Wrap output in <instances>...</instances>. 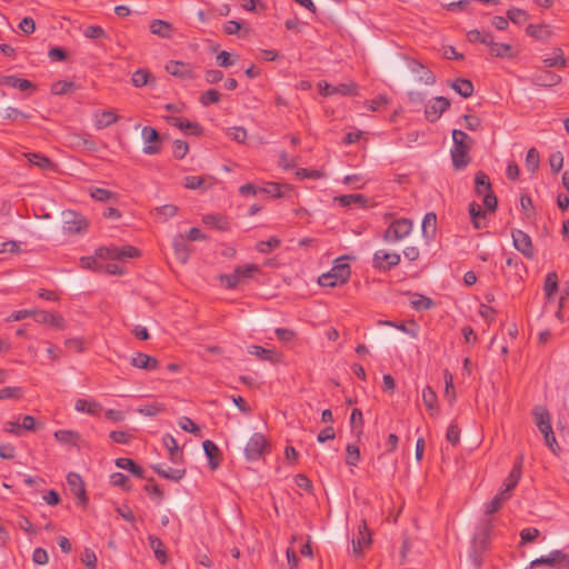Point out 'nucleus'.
Listing matches in <instances>:
<instances>
[{"mask_svg":"<svg viewBox=\"0 0 569 569\" xmlns=\"http://www.w3.org/2000/svg\"><path fill=\"white\" fill-rule=\"evenodd\" d=\"M237 58V56L233 57L228 51H221L217 54L216 62L221 68H229L236 63Z\"/></svg>","mask_w":569,"mask_h":569,"instance_id":"nucleus-59","label":"nucleus"},{"mask_svg":"<svg viewBox=\"0 0 569 569\" xmlns=\"http://www.w3.org/2000/svg\"><path fill=\"white\" fill-rule=\"evenodd\" d=\"M74 408L77 411L87 412L90 415H98L101 410V405L97 401H88L86 399H78Z\"/></svg>","mask_w":569,"mask_h":569,"instance_id":"nucleus-43","label":"nucleus"},{"mask_svg":"<svg viewBox=\"0 0 569 569\" xmlns=\"http://www.w3.org/2000/svg\"><path fill=\"white\" fill-rule=\"evenodd\" d=\"M453 147L451 149L452 166L456 170L465 169L470 162L469 151L472 147V139L462 130H452Z\"/></svg>","mask_w":569,"mask_h":569,"instance_id":"nucleus-1","label":"nucleus"},{"mask_svg":"<svg viewBox=\"0 0 569 569\" xmlns=\"http://www.w3.org/2000/svg\"><path fill=\"white\" fill-rule=\"evenodd\" d=\"M413 229V222L408 218L395 219L383 232V240L389 243L399 242L408 237Z\"/></svg>","mask_w":569,"mask_h":569,"instance_id":"nucleus-3","label":"nucleus"},{"mask_svg":"<svg viewBox=\"0 0 569 569\" xmlns=\"http://www.w3.org/2000/svg\"><path fill=\"white\" fill-rule=\"evenodd\" d=\"M172 246L176 259L184 264L189 260L190 256V247L186 242L184 237L181 233L174 236Z\"/></svg>","mask_w":569,"mask_h":569,"instance_id":"nucleus-23","label":"nucleus"},{"mask_svg":"<svg viewBox=\"0 0 569 569\" xmlns=\"http://www.w3.org/2000/svg\"><path fill=\"white\" fill-rule=\"evenodd\" d=\"M346 451H347L346 463L348 466H352V467L357 466L360 460L359 447L356 445L349 443L346 448Z\"/></svg>","mask_w":569,"mask_h":569,"instance_id":"nucleus-57","label":"nucleus"},{"mask_svg":"<svg viewBox=\"0 0 569 569\" xmlns=\"http://www.w3.org/2000/svg\"><path fill=\"white\" fill-rule=\"evenodd\" d=\"M77 84L73 81L59 80L52 83L51 93L62 96L76 89Z\"/></svg>","mask_w":569,"mask_h":569,"instance_id":"nucleus-50","label":"nucleus"},{"mask_svg":"<svg viewBox=\"0 0 569 569\" xmlns=\"http://www.w3.org/2000/svg\"><path fill=\"white\" fill-rule=\"evenodd\" d=\"M555 53H556L555 57L543 59L545 67H547V68L555 67V68L565 69L567 67V60L563 57L562 49L556 48Z\"/></svg>","mask_w":569,"mask_h":569,"instance_id":"nucleus-46","label":"nucleus"},{"mask_svg":"<svg viewBox=\"0 0 569 569\" xmlns=\"http://www.w3.org/2000/svg\"><path fill=\"white\" fill-rule=\"evenodd\" d=\"M400 262V254L396 252H387L385 250H377L372 257V266L378 271H389Z\"/></svg>","mask_w":569,"mask_h":569,"instance_id":"nucleus-8","label":"nucleus"},{"mask_svg":"<svg viewBox=\"0 0 569 569\" xmlns=\"http://www.w3.org/2000/svg\"><path fill=\"white\" fill-rule=\"evenodd\" d=\"M476 192L478 194L492 191L489 177L483 171H478L475 176Z\"/></svg>","mask_w":569,"mask_h":569,"instance_id":"nucleus-40","label":"nucleus"},{"mask_svg":"<svg viewBox=\"0 0 569 569\" xmlns=\"http://www.w3.org/2000/svg\"><path fill=\"white\" fill-rule=\"evenodd\" d=\"M336 201H338V203L341 207H348L351 203H358L361 207H366L367 202H368L367 198L365 196H362V194H359V193L341 194L339 197H336Z\"/></svg>","mask_w":569,"mask_h":569,"instance_id":"nucleus-39","label":"nucleus"},{"mask_svg":"<svg viewBox=\"0 0 569 569\" xmlns=\"http://www.w3.org/2000/svg\"><path fill=\"white\" fill-rule=\"evenodd\" d=\"M118 120V116L113 111H102L96 114V126L98 129L107 128Z\"/></svg>","mask_w":569,"mask_h":569,"instance_id":"nucleus-47","label":"nucleus"},{"mask_svg":"<svg viewBox=\"0 0 569 569\" xmlns=\"http://www.w3.org/2000/svg\"><path fill=\"white\" fill-rule=\"evenodd\" d=\"M183 186L187 189H207V186H204V179L200 176H187L183 179Z\"/></svg>","mask_w":569,"mask_h":569,"instance_id":"nucleus-58","label":"nucleus"},{"mask_svg":"<svg viewBox=\"0 0 569 569\" xmlns=\"http://www.w3.org/2000/svg\"><path fill=\"white\" fill-rule=\"evenodd\" d=\"M422 401L431 416L438 415V412H439L438 397H437L436 391L430 386H427L426 388H423Z\"/></svg>","mask_w":569,"mask_h":569,"instance_id":"nucleus-30","label":"nucleus"},{"mask_svg":"<svg viewBox=\"0 0 569 569\" xmlns=\"http://www.w3.org/2000/svg\"><path fill=\"white\" fill-rule=\"evenodd\" d=\"M220 97L221 94L218 90L209 89L200 96L199 101L202 106L208 107L209 104L219 102Z\"/></svg>","mask_w":569,"mask_h":569,"instance_id":"nucleus-56","label":"nucleus"},{"mask_svg":"<svg viewBox=\"0 0 569 569\" xmlns=\"http://www.w3.org/2000/svg\"><path fill=\"white\" fill-rule=\"evenodd\" d=\"M540 157L536 148H530L526 156V168L528 171L535 173L539 169Z\"/></svg>","mask_w":569,"mask_h":569,"instance_id":"nucleus-51","label":"nucleus"},{"mask_svg":"<svg viewBox=\"0 0 569 569\" xmlns=\"http://www.w3.org/2000/svg\"><path fill=\"white\" fill-rule=\"evenodd\" d=\"M131 82L134 87L141 88L147 86L149 82H154V78L146 69H138L133 72Z\"/></svg>","mask_w":569,"mask_h":569,"instance_id":"nucleus-42","label":"nucleus"},{"mask_svg":"<svg viewBox=\"0 0 569 569\" xmlns=\"http://www.w3.org/2000/svg\"><path fill=\"white\" fill-rule=\"evenodd\" d=\"M67 482L71 493L78 499V503L82 507L88 505L89 498L86 490L84 481L81 476L76 472H69Z\"/></svg>","mask_w":569,"mask_h":569,"instance_id":"nucleus-10","label":"nucleus"},{"mask_svg":"<svg viewBox=\"0 0 569 569\" xmlns=\"http://www.w3.org/2000/svg\"><path fill=\"white\" fill-rule=\"evenodd\" d=\"M413 297L415 299L410 301V306L417 311L429 310L435 306L433 300L429 297L420 293H415Z\"/></svg>","mask_w":569,"mask_h":569,"instance_id":"nucleus-45","label":"nucleus"},{"mask_svg":"<svg viewBox=\"0 0 569 569\" xmlns=\"http://www.w3.org/2000/svg\"><path fill=\"white\" fill-rule=\"evenodd\" d=\"M96 256L100 259L126 260L140 256V250L133 246L127 244L119 247H100L96 250Z\"/></svg>","mask_w":569,"mask_h":569,"instance_id":"nucleus-5","label":"nucleus"},{"mask_svg":"<svg viewBox=\"0 0 569 569\" xmlns=\"http://www.w3.org/2000/svg\"><path fill=\"white\" fill-rule=\"evenodd\" d=\"M522 460H523L522 455L517 457V460L503 483L506 491L511 492L518 485V482L521 478Z\"/></svg>","mask_w":569,"mask_h":569,"instance_id":"nucleus-25","label":"nucleus"},{"mask_svg":"<svg viewBox=\"0 0 569 569\" xmlns=\"http://www.w3.org/2000/svg\"><path fill=\"white\" fill-rule=\"evenodd\" d=\"M410 70H411V72L418 74V81L419 82H422V83L429 84V86L436 83V76L433 74V72L429 68H427L422 63L413 60L410 63Z\"/></svg>","mask_w":569,"mask_h":569,"instance_id":"nucleus-24","label":"nucleus"},{"mask_svg":"<svg viewBox=\"0 0 569 569\" xmlns=\"http://www.w3.org/2000/svg\"><path fill=\"white\" fill-rule=\"evenodd\" d=\"M352 552L357 557H361L363 555V548L369 547L371 543V532L367 526V521L362 519L358 526V537L352 538Z\"/></svg>","mask_w":569,"mask_h":569,"instance_id":"nucleus-11","label":"nucleus"},{"mask_svg":"<svg viewBox=\"0 0 569 569\" xmlns=\"http://www.w3.org/2000/svg\"><path fill=\"white\" fill-rule=\"evenodd\" d=\"M116 466L118 468H121V469H124V470H128L129 472H131L133 476L138 477V478H144L143 473V469L137 465L132 459L130 458H118L116 459Z\"/></svg>","mask_w":569,"mask_h":569,"instance_id":"nucleus-37","label":"nucleus"},{"mask_svg":"<svg viewBox=\"0 0 569 569\" xmlns=\"http://www.w3.org/2000/svg\"><path fill=\"white\" fill-rule=\"evenodd\" d=\"M535 416L536 425L539 431L548 437V433L552 431L551 418L549 411L543 407H536L532 411Z\"/></svg>","mask_w":569,"mask_h":569,"instance_id":"nucleus-17","label":"nucleus"},{"mask_svg":"<svg viewBox=\"0 0 569 569\" xmlns=\"http://www.w3.org/2000/svg\"><path fill=\"white\" fill-rule=\"evenodd\" d=\"M281 246V240L277 237H271L268 240L259 241L256 249L261 253H269Z\"/></svg>","mask_w":569,"mask_h":569,"instance_id":"nucleus-52","label":"nucleus"},{"mask_svg":"<svg viewBox=\"0 0 569 569\" xmlns=\"http://www.w3.org/2000/svg\"><path fill=\"white\" fill-rule=\"evenodd\" d=\"M448 86L462 98H470L475 91L473 83L471 82V80L466 78H458L453 81H449Z\"/></svg>","mask_w":569,"mask_h":569,"instance_id":"nucleus-27","label":"nucleus"},{"mask_svg":"<svg viewBox=\"0 0 569 569\" xmlns=\"http://www.w3.org/2000/svg\"><path fill=\"white\" fill-rule=\"evenodd\" d=\"M489 53L495 58H513V49L508 43L495 42L493 36L491 34V42L487 43Z\"/></svg>","mask_w":569,"mask_h":569,"instance_id":"nucleus-26","label":"nucleus"},{"mask_svg":"<svg viewBox=\"0 0 569 569\" xmlns=\"http://www.w3.org/2000/svg\"><path fill=\"white\" fill-rule=\"evenodd\" d=\"M148 541H149V545L152 548V550L154 552V557L158 559V561L162 565L167 563L168 555H167V550H166V547H164L162 540L154 535H149Z\"/></svg>","mask_w":569,"mask_h":569,"instance_id":"nucleus-31","label":"nucleus"},{"mask_svg":"<svg viewBox=\"0 0 569 569\" xmlns=\"http://www.w3.org/2000/svg\"><path fill=\"white\" fill-rule=\"evenodd\" d=\"M172 31V24L167 21L156 19L150 23V32L160 38H171Z\"/></svg>","mask_w":569,"mask_h":569,"instance_id":"nucleus-34","label":"nucleus"},{"mask_svg":"<svg viewBox=\"0 0 569 569\" xmlns=\"http://www.w3.org/2000/svg\"><path fill=\"white\" fill-rule=\"evenodd\" d=\"M141 137L146 142V146L143 147V152L146 154H157L160 152V134L154 128L149 126L143 127L141 130Z\"/></svg>","mask_w":569,"mask_h":569,"instance_id":"nucleus-13","label":"nucleus"},{"mask_svg":"<svg viewBox=\"0 0 569 569\" xmlns=\"http://www.w3.org/2000/svg\"><path fill=\"white\" fill-rule=\"evenodd\" d=\"M34 320L39 323L48 325L57 329L66 328V321L62 316L54 315L46 310L36 311Z\"/></svg>","mask_w":569,"mask_h":569,"instance_id":"nucleus-19","label":"nucleus"},{"mask_svg":"<svg viewBox=\"0 0 569 569\" xmlns=\"http://www.w3.org/2000/svg\"><path fill=\"white\" fill-rule=\"evenodd\" d=\"M515 248L526 258L532 259L535 256L533 244L528 233L522 230H513L511 232Z\"/></svg>","mask_w":569,"mask_h":569,"instance_id":"nucleus-12","label":"nucleus"},{"mask_svg":"<svg viewBox=\"0 0 569 569\" xmlns=\"http://www.w3.org/2000/svg\"><path fill=\"white\" fill-rule=\"evenodd\" d=\"M29 162L34 166H38L41 169H51L53 167V162L46 156L41 153L30 152L26 154Z\"/></svg>","mask_w":569,"mask_h":569,"instance_id":"nucleus-49","label":"nucleus"},{"mask_svg":"<svg viewBox=\"0 0 569 569\" xmlns=\"http://www.w3.org/2000/svg\"><path fill=\"white\" fill-rule=\"evenodd\" d=\"M23 395L21 387H4L0 389V400L20 399Z\"/></svg>","mask_w":569,"mask_h":569,"instance_id":"nucleus-62","label":"nucleus"},{"mask_svg":"<svg viewBox=\"0 0 569 569\" xmlns=\"http://www.w3.org/2000/svg\"><path fill=\"white\" fill-rule=\"evenodd\" d=\"M241 29H242V24L236 20L227 21L223 24V32L229 36L239 34L240 37H246L249 31L244 30L243 33H240Z\"/></svg>","mask_w":569,"mask_h":569,"instance_id":"nucleus-61","label":"nucleus"},{"mask_svg":"<svg viewBox=\"0 0 569 569\" xmlns=\"http://www.w3.org/2000/svg\"><path fill=\"white\" fill-rule=\"evenodd\" d=\"M166 70L171 76L180 78V79H192V69L189 67L188 63H184L182 61H169L166 64Z\"/></svg>","mask_w":569,"mask_h":569,"instance_id":"nucleus-22","label":"nucleus"},{"mask_svg":"<svg viewBox=\"0 0 569 569\" xmlns=\"http://www.w3.org/2000/svg\"><path fill=\"white\" fill-rule=\"evenodd\" d=\"M163 446L169 451V459L176 463L178 462V458H182V453L179 452V446L177 443V440L173 438V436L167 433L162 438Z\"/></svg>","mask_w":569,"mask_h":569,"instance_id":"nucleus-38","label":"nucleus"},{"mask_svg":"<svg viewBox=\"0 0 569 569\" xmlns=\"http://www.w3.org/2000/svg\"><path fill=\"white\" fill-rule=\"evenodd\" d=\"M151 468L158 476L176 482L180 481L186 475V469H163L160 465H154Z\"/></svg>","mask_w":569,"mask_h":569,"instance_id":"nucleus-33","label":"nucleus"},{"mask_svg":"<svg viewBox=\"0 0 569 569\" xmlns=\"http://www.w3.org/2000/svg\"><path fill=\"white\" fill-rule=\"evenodd\" d=\"M54 438L61 443L77 446L80 435L72 430H58L54 432Z\"/></svg>","mask_w":569,"mask_h":569,"instance_id":"nucleus-44","label":"nucleus"},{"mask_svg":"<svg viewBox=\"0 0 569 569\" xmlns=\"http://www.w3.org/2000/svg\"><path fill=\"white\" fill-rule=\"evenodd\" d=\"M320 93L322 96H332L336 93H340L342 96H357L358 94V87L356 83H340L338 86H332L327 82H323V84L319 83Z\"/></svg>","mask_w":569,"mask_h":569,"instance_id":"nucleus-15","label":"nucleus"},{"mask_svg":"<svg viewBox=\"0 0 569 569\" xmlns=\"http://www.w3.org/2000/svg\"><path fill=\"white\" fill-rule=\"evenodd\" d=\"M349 258V256L338 258L336 260L337 263L327 273L319 277L318 283L321 287H336L348 282L351 276V268L348 263H339V261Z\"/></svg>","mask_w":569,"mask_h":569,"instance_id":"nucleus-2","label":"nucleus"},{"mask_svg":"<svg viewBox=\"0 0 569 569\" xmlns=\"http://www.w3.org/2000/svg\"><path fill=\"white\" fill-rule=\"evenodd\" d=\"M507 18L515 24H522L529 19V14L520 8H511L507 11Z\"/></svg>","mask_w":569,"mask_h":569,"instance_id":"nucleus-54","label":"nucleus"},{"mask_svg":"<svg viewBox=\"0 0 569 569\" xmlns=\"http://www.w3.org/2000/svg\"><path fill=\"white\" fill-rule=\"evenodd\" d=\"M168 124L173 126L187 134L200 137L203 133L202 127L198 122H191L188 119L180 117H166Z\"/></svg>","mask_w":569,"mask_h":569,"instance_id":"nucleus-14","label":"nucleus"},{"mask_svg":"<svg viewBox=\"0 0 569 569\" xmlns=\"http://www.w3.org/2000/svg\"><path fill=\"white\" fill-rule=\"evenodd\" d=\"M259 270V267L253 263L238 266L234 271L230 274H221L220 281L226 283L229 289L236 288L243 280L252 277L254 272Z\"/></svg>","mask_w":569,"mask_h":569,"instance_id":"nucleus-6","label":"nucleus"},{"mask_svg":"<svg viewBox=\"0 0 569 569\" xmlns=\"http://www.w3.org/2000/svg\"><path fill=\"white\" fill-rule=\"evenodd\" d=\"M490 537V525L488 523L483 530L477 533L472 541V548L475 552H482L488 548V541Z\"/></svg>","mask_w":569,"mask_h":569,"instance_id":"nucleus-36","label":"nucleus"},{"mask_svg":"<svg viewBox=\"0 0 569 569\" xmlns=\"http://www.w3.org/2000/svg\"><path fill=\"white\" fill-rule=\"evenodd\" d=\"M526 33L537 40L547 41L551 37L552 32L547 24H529L526 28Z\"/></svg>","mask_w":569,"mask_h":569,"instance_id":"nucleus-32","label":"nucleus"},{"mask_svg":"<svg viewBox=\"0 0 569 569\" xmlns=\"http://www.w3.org/2000/svg\"><path fill=\"white\" fill-rule=\"evenodd\" d=\"M172 152L176 159H183L189 151V144L184 140L176 139L172 143Z\"/></svg>","mask_w":569,"mask_h":569,"instance_id":"nucleus-60","label":"nucleus"},{"mask_svg":"<svg viewBox=\"0 0 569 569\" xmlns=\"http://www.w3.org/2000/svg\"><path fill=\"white\" fill-rule=\"evenodd\" d=\"M543 291L547 299H551L558 291V274L555 271L549 272L546 276L543 283Z\"/></svg>","mask_w":569,"mask_h":569,"instance_id":"nucleus-41","label":"nucleus"},{"mask_svg":"<svg viewBox=\"0 0 569 569\" xmlns=\"http://www.w3.org/2000/svg\"><path fill=\"white\" fill-rule=\"evenodd\" d=\"M467 39L469 42H480L487 46V43L491 42V32H481L478 29H472L468 31Z\"/></svg>","mask_w":569,"mask_h":569,"instance_id":"nucleus-53","label":"nucleus"},{"mask_svg":"<svg viewBox=\"0 0 569 569\" xmlns=\"http://www.w3.org/2000/svg\"><path fill=\"white\" fill-rule=\"evenodd\" d=\"M0 84L17 88L20 91L34 92L37 90V86L33 82L27 79L18 78L17 76H2L0 79Z\"/></svg>","mask_w":569,"mask_h":569,"instance_id":"nucleus-20","label":"nucleus"},{"mask_svg":"<svg viewBox=\"0 0 569 569\" xmlns=\"http://www.w3.org/2000/svg\"><path fill=\"white\" fill-rule=\"evenodd\" d=\"M130 365L139 369L151 371L159 367V361L152 356L138 352L134 357L131 358Z\"/></svg>","mask_w":569,"mask_h":569,"instance_id":"nucleus-21","label":"nucleus"},{"mask_svg":"<svg viewBox=\"0 0 569 569\" xmlns=\"http://www.w3.org/2000/svg\"><path fill=\"white\" fill-rule=\"evenodd\" d=\"M202 447L208 458L210 469H218L222 461V453L218 446L211 440H204Z\"/></svg>","mask_w":569,"mask_h":569,"instance_id":"nucleus-18","label":"nucleus"},{"mask_svg":"<svg viewBox=\"0 0 569 569\" xmlns=\"http://www.w3.org/2000/svg\"><path fill=\"white\" fill-rule=\"evenodd\" d=\"M202 222L211 228H214L220 231H229L230 222L227 216L222 214H204L202 217Z\"/></svg>","mask_w":569,"mask_h":569,"instance_id":"nucleus-29","label":"nucleus"},{"mask_svg":"<svg viewBox=\"0 0 569 569\" xmlns=\"http://www.w3.org/2000/svg\"><path fill=\"white\" fill-rule=\"evenodd\" d=\"M63 233L64 234H79L86 232L89 222L84 216L73 210H66L62 212Z\"/></svg>","mask_w":569,"mask_h":569,"instance_id":"nucleus-4","label":"nucleus"},{"mask_svg":"<svg viewBox=\"0 0 569 569\" xmlns=\"http://www.w3.org/2000/svg\"><path fill=\"white\" fill-rule=\"evenodd\" d=\"M422 236L427 241L435 239L437 233V214L435 212H427L422 220Z\"/></svg>","mask_w":569,"mask_h":569,"instance_id":"nucleus-28","label":"nucleus"},{"mask_svg":"<svg viewBox=\"0 0 569 569\" xmlns=\"http://www.w3.org/2000/svg\"><path fill=\"white\" fill-rule=\"evenodd\" d=\"M156 210H157V216L160 219H162V221L164 222V221H167L168 218H171L177 214L178 207L174 204H163V206L157 208Z\"/></svg>","mask_w":569,"mask_h":569,"instance_id":"nucleus-63","label":"nucleus"},{"mask_svg":"<svg viewBox=\"0 0 569 569\" xmlns=\"http://www.w3.org/2000/svg\"><path fill=\"white\" fill-rule=\"evenodd\" d=\"M561 81V77L549 70H538L530 78V82L539 87H552Z\"/></svg>","mask_w":569,"mask_h":569,"instance_id":"nucleus-16","label":"nucleus"},{"mask_svg":"<svg viewBox=\"0 0 569 569\" xmlns=\"http://www.w3.org/2000/svg\"><path fill=\"white\" fill-rule=\"evenodd\" d=\"M270 449L266 437L260 433H253L244 447V456L248 460L254 461L261 458Z\"/></svg>","mask_w":569,"mask_h":569,"instance_id":"nucleus-7","label":"nucleus"},{"mask_svg":"<svg viewBox=\"0 0 569 569\" xmlns=\"http://www.w3.org/2000/svg\"><path fill=\"white\" fill-rule=\"evenodd\" d=\"M469 214L471 218V222L476 229L482 228L480 223V219L485 218V211L481 206L476 201L469 203Z\"/></svg>","mask_w":569,"mask_h":569,"instance_id":"nucleus-48","label":"nucleus"},{"mask_svg":"<svg viewBox=\"0 0 569 569\" xmlns=\"http://www.w3.org/2000/svg\"><path fill=\"white\" fill-rule=\"evenodd\" d=\"M89 193L92 199H94L96 201H99V202H108V201L117 202L118 198H119L118 193L112 192L107 189H103V188H98V187L89 188Z\"/></svg>","mask_w":569,"mask_h":569,"instance_id":"nucleus-35","label":"nucleus"},{"mask_svg":"<svg viewBox=\"0 0 569 569\" xmlns=\"http://www.w3.org/2000/svg\"><path fill=\"white\" fill-rule=\"evenodd\" d=\"M81 561L88 569H97V556L93 550L86 548Z\"/></svg>","mask_w":569,"mask_h":569,"instance_id":"nucleus-64","label":"nucleus"},{"mask_svg":"<svg viewBox=\"0 0 569 569\" xmlns=\"http://www.w3.org/2000/svg\"><path fill=\"white\" fill-rule=\"evenodd\" d=\"M449 107V99L442 96L435 97L426 104L425 117L429 122H436Z\"/></svg>","mask_w":569,"mask_h":569,"instance_id":"nucleus-9","label":"nucleus"},{"mask_svg":"<svg viewBox=\"0 0 569 569\" xmlns=\"http://www.w3.org/2000/svg\"><path fill=\"white\" fill-rule=\"evenodd\" d=\"M110 483L114 487H120L124 491H130L131 486L129 485V478L122 472H113L110 476Z\"/></svg>","mask_w":569,"mask_h":569,"instance_id":"nucleus-55","label":"nucleus"}]
</instances>
